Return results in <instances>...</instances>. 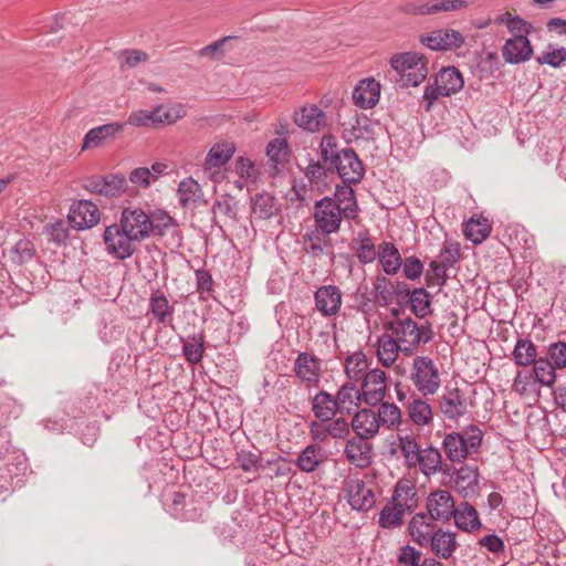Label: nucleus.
Masks as SVG:
<instances>
[{
	"label": "nucleus",
	"mask_w": 566,
	"mask_h": 566,
	"mask_svg": "<svg viewBox=\"0 0 566 566\" xmlns=\"http://www.w3.org/2000/svg\"><path fill=\"white\" fill-rule=\"evenodd\" d=\"M352 428L359 438L368 440L374 438L381 427L377 420L376 412L364 408L356 411L352 420Z\"/></svg>",
	"instance_id": "nucleus-27"
},
{
	"label": "nucleus",
	"mask_w": 566,
	"mask_h": 566,
	"mask_svg": "<svg viewBox=\"0 0 566 566\" xmlns=\"http://www.w3.org/2000/svg\"><path fill=\"white\" fill-rule=\"evenodd\" d=\"M419 470L426 476H432L438 472L450 473V469H443L441 452L434 447L420 448L416 458L407 468Z\"/></svg>",
	"instance_id": "nucleus-19"
},
{
	"label": "nucleus",
	"mask_w": 566,
	"mask_h": 566,
	"mask_svg": "<svg viewBox=\"0 0 566 566\" xmlns=\"http://www.w3.org/2000/svg\"><path fill=\"white\" fill-rule=\"evenodd\" d=\"M455 491L464 499L473 500L480 495V472L478 467L463 464L451 473Z\"/></svg>",
	"instance_id": "nucleus-10"
},
{
	"label": "nucleus",
	"mask_w": 566,
	"mask_h": 566,
	"mask_svg": "<svg viewBox=\"0 0 566 566\" xmlns=\"http://www.w3.org/2000/svg\"><path fill=\"white\" fill-rule=\"evenodd\" d=\"M347 461L356 468H367L371 463L373 446L363 438H352L344 449Z\"/></svg>",
	"instance_id": "nucleus-22"
},
{
	"label": "nucleus",
	"mask_w": 566,
	"mask_h": 566,
	"mask_svg": "<svg viewBox=\"0 0 566 566\" xmlns=\"http://www.w3.org/2000/svg\"><path fill=\"white\" fill-rule=\"evenodd\" d=\"M447 270L448 268L438 263V261H431L426 273V284L429 287L438 286L441 289L447 282Z\"/></svg>",
	"instance_id": "nucleus-57"
},
{
	"label": "nucleus",
	"mask_w": 566,
	"mask_h": 566,
	"mask_svg": "<svg viewBox=\"0 0 566 566\" xmlns=\"http://www.w3.org/2000/svg\"><path fill=\"white\" fill-rule=\"evenodd\" d=\"M386 374L380 369H373L364 375L360 395L368 406H377L386 395Z\"/></svg>",
	"instance_id": "nucleus-14"
},
{
	"label": "nucleus",
	"mask_w": 566,
	"mask_h": 566,
	"mask_svg": "<svg viewBox=\"0 0 566 566\" xmlns=\"http://www.w3.org/2000/svg\"><path fill=\"white\" fill-rule=\"evenodd\" d=\"M373 294L375 303L381 307H386L394 301V284L386 276L378 275L373 283Z\"/></svg>",
	"instance_id": "nucleus-46"
},
{
	"label": "nucleus",
	"mask_w": 566,
	"mask_h": 566,
	"mask_svg": "<svg viewBox=\"0 0 566 566\" xmlns=\"http://www.w3.org/2000/svg\"><path fill=\"white\" fill-rule=\"evenodd\" d=\"M186 116V108L182 104H174L169 107L163 105L154 108L155 125H171Z\"/></svg>",
	"instance_id": "nucleus-48"
},
{
	"label": "nucleus",
	"mask_w": 566,
	"mask_h": 566,
	"mask_svg": "<svg viewBox=\"0 0 566 566\" xmlns=\"http://www.w3.org/2000/svg\"><path fill=\"white\" fill-rule=\"evenodd\" d=\"M237 210L238 202L235 201L234 197L228 193L220 196L212 206L213 214L219 212L229 219H235Z\"/></svg>",
	"instance_id": "nucleus-56"
},
{
	"label": "nucleus",
	"mask_w": 566,
	"mask_h": 566,
	"mask_svg": "<svg viewBox=\"0 0 566 566\" xmlns=\"http://www.w3.org/2000/svg\"><path fill=\"white\" fill-rule=\"evenodd\" d=\"M326 459L327 457L324 449L317 444L311 443L298 453L293 462L301 472L313 473Z\"/></svg>",
	"instance_id": "nucleus-28"
},
{
	"label": "nucleus",
	"mask_w": 566,
	"mask_h": 566,
	"mask_svg": "<svg viewBox=\"0 0 566 566\" xmlns=\"http://www.w3.org/2000/svg\"><path fill=\"white\" fill-rule=\"evenodd\" d=\"M293 120L304 130L316 133L326 125V114L316 105H307L294 113Z\"/></svg>",
	"instance_id": "nucleus-23"
},
{
	"label": "nucleus",
	"mask_w": 566,
	"mask_h": 566,
	"mask_svg": "<svg viewBox=\"0 0 566 566\" xmlns=\"http://www.w3.org/2000/svg\"><path fill=\"white\" fill-rule=\"evenodd\" d=\"M150 235V216L140 208H125L119 222L108 226L103 237L107 253L125 260L136 252L138 243Z\"/></svg>",
	"instance_id": "nucleus-1"
},
{
	"label": "nucleus",
	"mask_w": 566,
	"mask_h": 566,
	"mask_svg": "<svg viewBox=\"0 0 566 566\" xmlns=\"http://www.w3.org/2000/svg\"><path fill=\"white\" fill-rule=\"evenodd\" d=\"M549 361L556 368L566 367V343L557 342L548 347Z\"/></svg>",
	"instance_id": "nucleus-64"
},
{
	"label": "nucleus",
	"mask_w": 566,
	"mask_h": 566,
	"mask_svg": "<svg viewBox=\"0 0 566 566\" xmlns=\"http://www.w3.org/2000/svg\"><path fill=\"white\" fill-rule=\"evenodd\" d=\"M407 511L396 503L387 504L379 513V525L387 530L400 526Z\"/></svg>",
	"instance_id": "nucleus-49"
},
{
	"label": "nucleus",
	"mask_w": 566,
	"mask_h": 566,
	"mask_svg": "<svg viewBox=\"0 0 566 566\" xmlns=\"http://www.w3.org/2000/svg\"><path fill=\"white\" fill-rule=\"evenodd\" d=\"M409 303L411 312L418 318H424L432 312L431 297L423 287L415 289L409 293Z\"/></svg>",
	"instance_id": "nucleus-47"
},
{
	"label": "nucleus",
	"mask_w": 566,
	"mask_h": 566,
	"mask_svg": "<svg viewBox=\"0 0 566 566\" xmlns=\"http://www.w3.org/2000/svg\"><path fill=\"white\" fill-rule=\"evenodd\" d=\"M344 218L340 205L335 199L325 197L315 202L314 220L322 234L329 235L337 232Z\"/></svg>",
	"instance_id": "nucleus-7"
},
{
	"label": "nucleus",
	"mask_w": 566,
	"mask_h": 566,
	"mask_svg": "<svg viewBox=\"0 0 566 566\" xmlns=\"http://www.w3.org/2000/svg\"><path fill=\"white\" fill-rule=\"evenodd\" d=\"M295 376L307 388L316 387L322 376V363L315 355L302 352L294 360Z\"/></svg>",
	"instance_id": "nucleus-12"
},
{
	"label": "nucleus",
	"mask_w": 566,
	"mask_h": 566,
	"mask_svg": "<svg viewBox=\"0 0 566 566\" xmlns=\"http://www.w3.org/2000/svg\"><path fill=\"white\" fill-rule=\"evenodd\" d=\"M428 545H430L436 556L444 559L451 557L458 547L455 534L441 528L433 533V537L430 538Z\"/></svg>",
	"instance_id": "nucleus-36"
},
{
	"label": "nucleus",
	"mask_w": 566,
	"mask_h": 566,
	"mask_svg": "<svg viewBox=\"0 0 566 566\" xmlns=\"http://www.w3.org/2000/svg\"><path fill=\"white\" fill-rule=\"evenodd\" d=\"M533 365V373L538 382L547 387L555 382L556 367L548 359L539 358Z\"/></svg>",
	"instance_id": "nucleus-53"
},
{
	"label": "nucleus",
	"mask_w": 566,
	"mask_h": 566,
	"mask_svg": "<svg viewBox=\"0 0 566 566\" xmlns=\"http://www.w3.org/2000/svg\"><path fill=\"white\" fill-rule=\"evenodd\" d=\"M149 310L157 323L169 325L172 322L175 308L169 304L167 296L160 290L151 293Z\"/></svg>",
	"instance_id": "nucleus-37"
},
{
	"label": "nucleus",
	"mask_w": 566,
	"mask_h": 566,
	"mask_svg": "<svg viewBox=\"0 0 566 566\" xmlns=\"http://www.w3.org/2000/svg\"><path fill=\"white\" fill-rule=\"evenodd\" d=\"M440 412L449 420H458L468 413L471 407L467 394L458 387H446L439 398Z\"/></svg>",
	"instance_id": "nucleus-9"
},
{
	"label": "nucleus",
	"mask_w": 566,
	"mask_h": 566,
	"mask_svg": "<svg viewBox=\"0 0 566 566\" xmlns=\"http://www.w3.org/2000/svg\"><path fill=\"white\" fill-rule=\"evenodd\" d=\"M319 148L323 160L336 170L344 184L361 181L365 168L353 148L339 147L336 137L331 134L322 137Z\"/></svg>",
	"instance_id": "nucleus-2"
},
{
	"label": "nucleus",
	"mask_w": 566,
	"mask_h": 566,
	"mask_svg": "<svg viewBox=\"0 0 566 566\" xmlns=\"http://www.w3.org/2000/svg\"><path fill=\"white\" fill-rule=\"evenodd\" d=\"M409 420L417 427L430 426L433 421V411L429 402L420 397L412 396L406 403Z\"/></svg>",
	"instance_id": "nucleus-29"
},
{
	"label": "nucleus",
	"mask_w": 566,
	"mask_h": 566,
	"mask_svg": "<svg viewBox=\"0 0 566 566\" xmlns=\"http://www.w3.org/2000/svg\"><path fill=\"white\" fill-rule=\"evenodd\" d=\"M483 432L476 426H468L462 432L444 436L442 449L447 459L453 463H462L469 455L478 453Z\"/></svg>",
	"instance_id": "nucleus-4"
},
{
	"label": "nucleus",
	"mask_w": 566,
	"mask_h": 566,
	"mask_svg": "<svg viewBox=\"0 0 566 566\" xmlns=\"http://www.w3.org/2000/svg\"><path fill=\"white\" fill-rule=\"evenodd\" d=\"M266 156L271 161L277 165H283L289 157V145L284 138H275L266 146Z\"/></svg>",
	"instance_id": "nucleus-55"
},
{
	"label": "nucleus",
	"mask_w": 566,
	"mask_h": 566,
	"mask_svg": "<svg viewBox=\"0 0 566 566\" xmlns=\"http://www.w3.org/2000/svg\"><path fill=\"white\" fill-rule=\"evenodd\" d=\"M151 234L158 237L170 235L171 243H179L178 222L164 210H158L150 216Z\"/></svg>",
	"instance_id": "nucleus-30"
},
{
	"label": "nucleus",
	"mask_w": 566,
	"mask_h": 566,
	"mask_svg": "<svg viewBox=\"0 0 566 566\" xmlns=\"http://www.w3.org/2000/svg\"><path fill=\"white\" fill-rule=\"evenodd\" d=\"M377 256L386 274L395 275L401 268L400 253L391 242H382L379 245Z\"/></svg>",
	"instance_id": "nucleus-40"
},
{
	"label": "nucleus",
	"mask_w": 566,
	"mask_h": 566,
	"mask_svg": "<svg viewBox=\"0 0 566 566\" xmlns=\"http://www.w3.org/2000/svg\"><path fill=\"white\" fill-rule=\"evenodd\" d=\"M458 528L464 532H474L481 527V521L475 507L469 502H462L455 506L452 515Z\"/></svg>",
	"instance_id": "nucleus-35"
},
{
	"label": "nucleus",
	"mask_w": 566,
	"mask_h": 566,
	"mask_svg": "<svg viewBox=\"0 0 566 566\" xmlns=\"http://www.w3.org/2000/svg\"><path fill=\"white\" fill-rule=\"evenodd\" d=\"M403 275L411 281L418 280L423 273V263L417 256H407L401 261Z\"/></svg>",
	"instance_id": "nucleus-62"
},
{
	"label": "nucleus",
	"mask_w": 566,
	"mask_h": 566,
	"mask_svg": "<svg viewBox=\"0 0 566 566\" xmlns=\"http://www.w3.org/2000/svg\"><path fill=\"white\" fill-rule=\"evenodd\" d=\"M235 172L245 181H255L259 175L255 164L247 157L240 156L235 160Z\"/></svg>",
	"instance_id": "nucleus-61"
},
{
	"label": "nucleus",
	"mask_w": 566,
	"mask_h": 566,
	"mask_svg": "<svg viewBox=\"0 0 566 566\" xmlns=\"http://www.w3.org/2000/svg\"><path fill=\"white\" fill-rule=\"evenodd\" d=\"M410 379L422 396H432L440 388L438 367L428 356H416L411 364Z\"/></svg>",
	"instance_id": "nucleus-6"
},
{
	"label": "nucleus",
	"mask_w": 566,
	"mask_h": 566,
	"mask_svg": "<svg viewBox=\"0 0 566 566\" xmlns=\"http://www.w3.org/2000/svg\"><path fill=\"white\" fill-rule=\"evenodd\" d=\"M420 448L421 447L419 446L413 434H398L397 449L399 450L400 454L403 458V463L406 468H408L411 461L416 458Z\"/></svg>",
	"instance_id": "nucleus-51"
},
{
	"label": "nucleus",
	"mask_w": 566,
	"mask_h": 566,
	"mask_svg": "<svg viewBox=\"0 0 566 566\" xmlns=\"http://www.w3.org/2000/svg\"><path fill=\"white\" fill-rule=\"evenodd\" d=\"M377 406L376 417L380 427L394 429L401 423V411L397 405L382 400Z\"/></svg>",
	"instance_id": "nucleus-44"
},
{
	"label": "nucleus",
	"mask_w": 566,
	"mask_h": 566,
	"mask_svg": "<svg viewBox=\"0 0 566 566\" xmlns=\"http://www.w3.org/2000/svg\"><path fill=\"white\" fill-rule=\"evenodd\" d=\"M401 11L411 15H431L433 11V0H410L401 6Z\"/></svg>",
	"instance_id": "nucleus-59"
},
{
	"label": "nucleus",
	"mask_w": 566,
	"mask_h": 566,
	"mask_svg": "<svg viewBox=\"0 0 566 566\" xmlns=\"http://www.w3.org/2000/svg\"><path fill=\"white\" fill-rule=\"evenodd\" d=\"M177 193L179 205L182 208H190L196 207L201 200L202 189L193 178H186L179 182Z\"/></svg>",
	"instance_id": "nucleus-38"
},
{
	"label": "nucleus",
	"mask_w": 566,
	"mask_h": 566,
	"mask_svg": "<svg viewBox=\"0 0 566 566\" xmlns=\"http://www.w3.org/2000/svg\"><path fill=\"white\" fill-rule=\"evenodd\" d=\"M367 367V358L363 352H355L345 359V373L350 380L363 379Z\"/></svg>",
	"instance_id": "nucleus-50"
},
{
	"label": "nucleus",
	"mask_w": 566,
	"mask_h": 566,
	"mask_svg": "<svg viewBox=\"0 0 566 566\" xmlns=\"http://www.w3.org/2000/svg\"><path fill=\"white\" fill-rule=\"evenodd\" d=\"M338 413L350 415L359 408L363 401L360 390L355 384L347 381L343 384L334 396Z\"/></svg>",
	"instance_id": "nucleus-26"
},
{
	"label": "nucleus",
	"mask_w": 566,
	"mask_h": 566,
	"mask_svg": "<svg viewBox=\"0 0 566 566\" xmlns=\"http://www.w3.org/2000/svg\"><path fill=\"white\" fill-rule=\"evenodd\" d=\"M399 353H402V347L390 332L378 337L377 357L384 367L392 366Z\"/></svg>",
	"instance_id": "nucleus-34"
},
{
	"label": "nucleus",
	"mask_w": 566,
	"mask_h": 566,
	"mask_svg": "<svg viewBox=\"0 0 566 566\" xmlns=\"http://www.w3.org/2000/svg\"><path fill=\"white\" fill-rule=\"evenodd\" d=\"M390 65L395 72V82L400 87L418 86L428 75L427 60L416 52L394 55Z\"/></svg>",
	"instance_id": "nucleus-5"
},
{
	"label": "nucleus",
	"mask_w": 566,
	"mask_h": 566,
	"mask_svg": "<svg viewBox=\"0 0 566 566\" xmlns=\"http://www.w3.org/2000/svg\"><path fill=\"white\" fill-rule=\"evenodd\" d=\"M392 501L408 511L413 510L417 506V491L412 482L409 480L398 481L394 490Z\"/></svg>",
	"instance_id": "nucleus-43"
},
{
	"label": "nucleus",
	"mask_w": 566,
	"mask_h": 566,
	"mask_svg": "<svg viewBox=\"0 0 566 566\" xmlns=\"http://www.w3.org/2000/svg\"><path fill=\"white\" fill-rule=\"evenodd\" d=\"M380 84L374 78H365L358 82L353 91L355 105L360 108H373L379 101Z\"/></svg>",
	"instance_id": "nucleus-25"
},
{
	"label": "nucleus",
	"mask_w": 566,
	"mask_h": 566,
	"mask_svg": "<svg viewBox=\"0 0 566 566\" xmlns=\"http://www.w3.org/2000/svg\"><path fill=\"white\" fill-rule=\"evenodd\" d=\"M344 491L353 510L367 512L376 503L373 488L363 479L349 478L345 481Z\"/></svg>",
	"instance_id": "nucleus-8"
},
{
	"label": "nucleus",
	"mask_w": 566,
	"mask_h": 566,
	"mask_svg": "<svg viewBox=\"0 0 566 566\" xmlns=\"http://www.w3.org/2000/svg\"><path fill=\"white\" fill-rule=\"evenodd\" d=\"M311 405L314 416L322 422L333 420L338 413L334 396L325 390H319L311 399Z\"/></svg>",
	"instance_id": "nucleus-31"
},
{
	"label": "nucleus",
	"mask_w": 566,
	"mask_h": 566,
	"mask_svg": "<svg viewBox=\"0 0 566 566\" xmlns=\"http://www.w3.org/2000/svg\"><path fill=\"white\" fill-rule=\"evenodd\" d=\"M324 237L325 234H322L318 229L306 232L303 235L304 250L306 253H310L314 256L322 255L326 245V240Z\"/></svg>",
	"instance_id": "nucleus-54"
},
{
	"label": "nucleus",
	"mask_w": 566,
	"mask_h": 566,
	"mask_svg": "<svg viewBox=\"0 0 566 566\" xmlns=\"http://www.w3.org/2000/svg\"><path fill=\"white\" fill-rule=\"evenodd\" d=\"M461 256L460 244L454 241H446L443 248L439 254L438 263H441L446 268H452L459 261Z\"/></svg>",
	"instance_id": "nucleus-58"
},
{
	"label": "nucleus",
	"mask_w": 566,
	"mask_h": 566,
	"mask_svg": "<svg viewBox=\"0 0 566 566\" xmlns=\"http://www.w3.org/2000/svg\"><path fill=\"white\" fill-rule=\"evenodd\" d=\"M235 145L232 142H221L214 144L208 151L205 161V172L213 180L220 175V169L224 167L235 153Z\"/></svg>",
	"instance_id": "nucleus-13"
},
{
	"label": "nucleus",
	"mask_w": 566,
	"mask_h": 566,
	"mask_svg": "<svg viewBox=\"0 0 566 566\" xmlns=\"http://www.w3.org/2000/svg\"><path fill=\"white\" fill-rule=\"evenodd\" d=\"M350 185L352 184H345L344 186H338L333 198L340 205V209L346 219H355L358 211L355 191Z\"/></svg>",
	"instance_id": "nucleus-42"
},
{
	"label": "nucleus",
	"mask_w": 566,
	"mask_h": 566,
	"mask_svg": "<svg viewBox=\"0 0 566 566\" xmlns=\"http://www.w3.org/2000/svg\"><path fill=\"white\" fill-rule=\"evenodd\" d=\"M85 190L105 197H117L127 187V181L122 175L94 176L83 184Z\"/></svg>",
	"instance_id": "nucleus-16"
},
{
	"label": "nucleus",
	"mask_w": 566,
	"mask_h": 566,
	"mask_svg": "<svg viewBox=\"0 0 566 566\" xmlns=\"http://www.w3.org/2000/svg\"><path fill=\"white\" fill-rule=\"evenodd\" d=\"M395 316L386 324L398 344L402 347V354L411 356L418 352L421 344H428L433 338V331L429 322L418 325L410 316H399L397 310L392 311Z\"/></svg>",
	"instance_id": "nucleus-3"
},
{
	"label": "nucleus",
	"mask_w": 566,
	"mask_h": 566,
	"mask_svg": "<svg viewBox=\"0 0 566 566\" xmlns=\"http://www.w3.org/2000/svg\"><path fill=\"white\" fill-rule=\"evenodd\" d=\"M536 60L539 64H547L553 67H559L564 62H566V49L558 48L545 51L538 55Z\"/></svg>",
	"instance_id": "nucleus-63"
},
{
	"label": "nucleus",
	"mask_w": 566,
	"mask_h": 566,
	"mask_svg": "<svg viewBox=\"0 0 566 566\" xmlns=\"http://www.w3.org/2000/svg\"><path fill=\"white\" fill-rule=\"evenodd\" d=\"M124 126L123 123L113 122L91 128L83 138L81 149L84 151L106 146L123 133Z\"/></svg>",
	"instance_id": "nucleus-18"
},
{
	"label": "nucleus",
	"mask_w": 566,
	"mask_h": 566,
	"mask_svg": "<svg viewBox=\"0 0 566 566\" xmlns=\"http://www.w3.org/2000/svg\"><path fill=\"white\" fill-rule=\"evenodd\" d=\"M349 433V423L343 418H334L328 422L313 421L310 424V436L314 441L323 442L327 438L344 439Z\"/></svg>",
	"instance_id": "nucleus-20"
},
{
	"label": "nucleus",
	"mask_w": 566,
	"mask_h": 566,
	"mask_svg": "<svg viewBox=\"0 0 566 566\" xmlns=\"http://www.w3.org/2000/svg\"><path fill=\"white\" fill-rule=\"evenodd\" d=\"M67 218L74 229L85 230L98 223L99 210L91 200H78L72 203Z\"/></svg>",
	"instance_id": "nucleus-17"
},
{
	"label": "nucleus",
	"mask_w": 566,
	"mask_h": 566,
	"mask_svg": "<svg viewBox=\"0 0 566 566\" xmlns=\"http://www.w3.org/2000/svg\"><path fill=\"white\" fill-rule=\"evenodd\" d=\"M281 209L277 199L268 193H256L251 199V212L255 219L268 220L276 216Z\"/></svg>",
	"instance_id": "nucleus-33"
},
{
	"label": "nucleus",
	"mask_w": 566,
	"mask_h": 566,
	"mask_svg": "<svg viewBox=\"0 0 566 566\" xmlns=\"http://www.w3.org/2000/svg\"><path fill=\"white\" fill-rule=\"evenodd\" d=\"M430 515L426 513H417L409 522V533L412 539L419 546H428L429 541L433 537V524Z\"/></svg>",
	"instance_id": "nucleus-32"
},
{
	"label": "nucleus",
	"mask_w": 566,
	"mask_h": 566,
	"mask_svg": "<svg viewBox=\"0 0 566 566\" xmlns=\"http://www.w3.org/2000/svg\"><path fill=\"white\" fill-rule=\"evenodd\" d=\"M182 354L185 359L191 364L197 365L202 360L205 353V335L202 333L190 335L181 339Z\"/></svg>",
	"instance_id": "nucleus-41"
},
{
	"label": "nucleus",
	"mask_w": 566,
	"mask_h": 566,
	"mask_svg": "<svg viewBox=\"0 0 566 566\" xmlns=\"http://www.w3.org/2000/svg\"><path fill=\"white\" fill-rule=\"evenodd\" d=\"M455 502L448 490H436L427 497V511L430 518L439 522H448L454 515Z\"/></svg>",
	"instance_id": "nucleus-15"
},
{
	"label": "nucleus",
	"mask_w": 566,
	"mask_h": 566,
	"mask_svg": "<svg viewBox=\"0 0 566 566\" xmlns=\"http://www.w3.org/2000/svg\"><path fill=\"white\" fill-rule=\"evenodd\" d=\"M502 54L505 62L520 64L531 59L533 49L528 38L513 36L506 40Z\"/></svg>",
	"instance_id": "nucleus-24"
},
{
	"label": "nucleus",
	"mask_w": 566,
	"mask_h": 566,
	"mask_svg": "<svg viewBox=\"0 0 566 566\" xmlns=\"http://www.w3.org/2000/svg\"><path fill=\"white\" fill-rule=\"evenodd\" d=\"M420 42L433 51H453L464 44L463 34L454 29H437L430 33L421 34Z\"/></svg>",
	"instance_id": "nucleus-11"
},
{
	"label": "nucleus",
	"mask_w": 566,
	"mask_h": 566,
	"mask_svg": "<svg viewBox=\"0 0 566 566\" xmlns=\"http://www.w3.org/2000/svg\"><path fill=\"white\" fill-rule=\"evenodd\" d=\"M514 360L518 366H528L536 361V347L530 339H518L514 352Z\"/></svg>",
	"instance_id": "nucleus-52"
},
{
	"label": "nucleus",
	"mask_w": 566,
	"mask_h": 566,
	"mask_svg": "<svg viewBox=\"0 0 566 566\" xmlns=\"http://www.w3.org/2000/svg\"><path fill=\"white\" fill-rule=\"evenodd\" d=\"M422 560L421 552L413 546L403 545L398 551L397 563L399 566H421Z\"/></svg>",
	"instance_id": "nucleus-60"
},
{
	"label": "nucleus",
	"mask_w": 566,
	"mask_h": 566,
	"mask_svg": "<svg viewBox=\"0 0 566 566\" xmlns=\"http://www.w3.org/2000/svg\"><path fill=\"white\" fill-rule=\"evenodd\" d=\"M315 307L325 317L336 315L342 306V292L335 285H324L314 294Z\"/></svg>",
	"instance_id": "nucleus-21"
},
{
	"label": "nucleus",
	"mask_w": 566,
	"mask_h": 566,
	"mask_svg": "<svg viewBox=\"0 0 566 566\" xmlns=\"http://www.w3.org/2000/svg\"><path fill=\"white\" fill-rule=\"evenodd\" d=\"M491 229L488 219L471 218L465 223L464 234L473 244H480L490 235Z\"/></svg>",
	"instance_id": "nucleus-45"
},
{
	"label": "nucleus",
	"mask_w": 566,
	"mask_h": 566,
	"mask_svg": "<svg viewBox=\"0 0 566 566\" xmlns=\"http://www.w3.org/2000/svg\"><path fill=\"white\" fill-rule=\"evenodd\" d=\"M436 82L440 85L446 96L455 94L463 87V77L460 71L454 67H444L436 75Z\"/></svg>",
	"instance_id": "nucleus-39"
}]
</instances>
